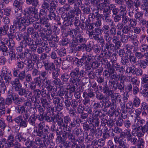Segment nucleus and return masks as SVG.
Listing matches in <instances>:
<instances>
[{
	"instance_id": "obj_13",
	"label": "nucleus",
	"mask_w": 148,
	"mask_h": 148,
	"mask_svg": "<svg viewBox=\"0 0 148 148\" xmlns=\"http://www.w3.org/2000/svg\"><path fill=\"white\" fill-rule=\"evenodd\" d=\"M112 41L114 44V46L116 49H119L121 47V43L119 40V38L116 36H113L112 38Z\"/></svg>"
},
{
	"instance_id": "obj_61",
	"label": "nucleus",
	"mask_w": 148,
	"mask_h": 148,
	"mask_svg": "<svg viewBox=\"0 0 148 148\" xmlns=\"http://www.w3.org/2000/svg\"><path fill=\"white\" fill-rule=\"evenodd\" d=\"M104 37L105 40L108 42H109L112 39L110 36L108 31H104Z\"/></svg>"
},
{
	"instance_id": "obj_20",
	"label": "nucleus",
	"mask_w": 148,
	"mask_h": 148,
	"mask_svg": "<svg viewBox=\"0 0 148 148\" xmlns=\"http://www.w3.org/2000/svg\"><path fill=\"white\" fill-rule=\"evenodd\" d=\"M9 26L7 25H4L2 27H0V34L1 36L7 34Z\"/></svg>"
},
{
	"instance_id": "obj_44",
	"label": "nucleus",
	"mask_w": 148,
	"mask_h": 148,
	"mask_svg": "<svg viewBox=\"0 0 148 148\" xmlns=\"http://www.w3.org/2000/svg\"><path fill=\"white\" fill-rule=\"evenodd\" d=\"M51 0H43V3L42 4V8H49L50 3Z\"/></svg>"
},
{
	"instance_id": "obj_43",
	"label": "nucleus",
	"mask_w": 148,
	"mask_h": 148,
	"mask_svg": "<svg viewBox=\"0 0 148 148\" xmlns=\"http://www.w3.org/2000/svg\"><path fill=\"white\" fill-rule=\"evenodd\" d=\"M34 142V143L35 145L37 146H39L40 147H42L43 145L42 141L39 137L36 138Z\"/></svg>"
},
{
	"instance_id": "obj_59",
	"label": "nucleus",
	"mask_w": 148,
	"mask_h": 148,
	"mask_svg": "<svg viewBox=\"0 0 148 148\" xmlns=\"http://www.w3.org/2000/svg\"><path fill=\"white\" fill-rule=\"evenodd\" d=\"M81 102L80 99L78 100L77 101L75 99H72L71 101V105L73 108H76L78 106V103H80Z\"/></svg>"
},
{
	"instance_id": "obj_23",
	"label": "nucleus",
	"mask_w": 148,
	"mask_h": 148,
	"mask_svg": "<svg viewBox=\"0 0 148 148\" xmlns=\"http://www.w3.org/2000/svg\"><path fill=\"white\" fill-rule=\"evenodd\" d=\"M48 16L51 20H54L56 21H58L60 20V17L58 16H56L55 13L53 12H50Z\"/></svg>"
},
{
	"instance_id": "obj_1",
	"label": "nucleus",
	"mask_w": 148,
	"mask_h": 148,
	"mask_svg": "<svg viewBox=\"0 0 148 148\" xmlns=\"http://www.w3.org/2000/svg\"><path fill=\"white\" fill-rule=\"evenodd\" d=\"M37 119L36 116L33 115L29 118V123L33 126H35L34 128V131L33 133L34 136H35L34 134L36 133V136L40 137L45 138L46 135L50 131V129L47 125H45V123L43 122H40L38 125V128L35 124V121Z\"/></svg>"
},
{
	"instance_id": "obj_16",
	"label": "nucleus",
	"mask_w": 148,
	"mask_h": 148,
	"mask_svg": "<svg viewBox=\"0 0 148 148\" xmlns=\"http://www.w3.org/2000/svg\"><path fill=\"white\" fill-rule=\"evenodd\" d=\"M15 140V137L12 134H10L8 137L7 141L8 146L9 147L13 146L14 145V142Z\"/></svg>"
},
{
	"instance_id": "obj_40",
	"label": "nucleus",
	"mask_w": 148,
	"mask_h": 148,
	"mask_svg": "<svg viewBox=\"0 0 148 148\" xmlns=\"http://www.w3.org/2000/svg\"><path fill=\"white\" fill-rule=\"evenodd\" d=\"M25 145L27 147H23L21 148H31V147H33L34 145V142L33 141L27 140L25 142Z\"/></svg>"
},
{
	"instance_id": "obj_33",
	"label": "nucleus",
	"mask_w": 148,
	"mask_h": 148,
	"mask_svg": "<svg viewBox=\"0 0 148 148\" xmlns=\"http://www.w3.org/2000/svg\"><path fill=\"white\" fill-rule=\"evenodd\" d=\"M16 110L19 114H24V112L26 110L25 107L22 105H18L16 108Z\"/></svg>"
},
{
	"instance_id": "obj_6",
	"label": "nucleus",
	"mask_w": 148,
	"mask_h": 148,
	"mask_svg": "<svg viewBox=\"0 0 148 148\" xmlns=\"http://www.w3.org/2000/svg\"><path fill=\"white\" fill-rule=\"evenodd\" d=\"M19 72L18 69H16L14 68L13 71V75L15 77H17L19 81H23L25 79L26 76L25 70H24L18 73V72Z\"/></svg>"
},
{
	"instance_id": "obj_8",
	"label": "nucleus",
	"mask_w": 148,
	"mask_h": 148,
	"mask_svg": "<svg viewBox=\"0 0 148 148\" xmlns=\"http://www.w3.org/2000/svg\"><path fill=\"white\" fill-rule=\"evenodd\" d=\"M42 79L40 76L34 78V81L31 82L30 87L31 89H34L36 88V86H38L40 87L42 85Z\"/></svg>"
},
{
	"instance_id": "obj_47",
	"label": "nucleus",
	"mask_w": 148,
	"mask_h": 148,
	"mask_svg": "<svg viewBox=\"0 0 148 148\" xmlns=\"http://www.w3.org/2000/svg\"><path fill=\"white\" fill-rule=\"evenodd\" d=\"M140 103V101L139 98L135 96L133 101L134 106L136 107H138Z\"/></svg>"
},
{
	"instance_id": "obj_48",
	"label": "nucleus",
	"mask_w": 148,
	"mask_h": 148,
	"mask_svg": "<svg viewBox=\"0 0 148 148\" xmlns=\"http://www.w3.org/2000/svg\"><path fill=\"white\" fill-rule=\"evenodd\" d=\"M136 20L135 19L130 18L129 21V25L131 27L134 28L137 25Z\"/></svg>"
},
{
	"instance_id": "obj_7",
	"label": "nucleus",
	"mask_w": 148,
	"mask_h": 148,
	"mask_svg": "<svg viewBox=\"0 0 148 148\" xmlns=\"http://www.w3.org/2000/svg\"><path fill=\"white\" fill-rule=\"evenodd\" d=\"M42 63L44 64L45 70L47 71V73H49L50 74H51L52 70L54 69L55 68L54 63L49 61H47V62L43 61H42Z\"/></svg>"
},
{
	"instance_id": "obj_5",
	"label": "nucleus",
	"mask_w": 148,
	"mask_h": 148,
	"mask_svg": "<svg viewBox=\"0 0 148 148\" xmlns=\"http://www.w3.org/2000/svg\"><path fill=\"white\" fill-rule=\"evenodd\" d=\"M62 136L65 140H66L67 138H68L73 143V142L76 141L75 136L73 135V133H71V130L70 129V127L68 128V129H67V130L63 131Z\"/></svg>"
},
{
	"instance_id": "obj_12",
	"label": "nucleus",
	"mask_w": 148,
	"mask_h": 148,
	"mask_svg": "<svg viewBox=\"0 0 148 148\" xmlns=\"http://www.w3.org/2000/svg\"><path fill=\"white\" fill-rule=\"evenodd\" d=\"M74 42L83 44L86 42V40L83 37L81 33H79L76 37L73 39Z\"/></svg>"
},
{
	"instance_id": "obj_27",
	"label": "nucleus",
	"mask_w": 148,
	"mask_h": 148,
	"mask_svg": "<svg viewBox=\"0 0 148 148\" xmlns=\"http://www.w3.org/2000/svg\"><path fill=\"white\" fill-rule=\"evenodd\" d=\"M42 8L40 10L39 16L40 17H45L47 14V11L49 10V8Z\"/></svg>"
},
{
	"instance_id": "obj_29",
	"label": "nucleus",
	"mask_w": 148,
	"mask_h": 148,
	"mask_svg": "<svg viewBox=\"0 0 148 148\" xmlns=\"http://www.w3.org/2000/svg\"><path fill=\"white\" fill-rule=\"evenodd\" d=\"M36 9L33 7H30L27 8L25 10L26 12L28 14H35L36 12Z\"/></svg>"
},
{
	"instance_id": "obj_42",
	"label": "nucleus",
	"mask_w": 148,
	"mask_h": 148,
	"mask_svg": "<svg viewBox=\"0 0 148 148\" xmlns=\"http://www.w3.org/2000/svg\"><path fill=\"white\" fill-rule=\"evenodd\" d=\"M27 3L28 5L31 4L35 7H37L39 5L38 0H29L27 2Z\"/></svg>"
},
{
	"instance_id": "obj_10",
	"label": "nucleus",
	"mask_w": 148,
	"mask_h": 148,
	"mask_svg": "<svg viewBox=\"0 0 148 148\" xmlns=\"http://www.w3.org/2000/svg\"><path fill=\"white\" fill-rule=\"evenodd\" d=\"M110 11L108 9H105L103 11L102 18L103 21L105 22H108L111 21V20L110 18Z\"/></svg>"
},
{
	"instance_id": "obj_46",
	"label": "nucleus",
	"mask_w": 148,
	"mask_h": 148,
	"mask_svg": "<svg viewBox=\"0 0 148 148\" xmlns=\"http://www.w3.org/2000/svg\"><path fill=\"white\" fill-rule=\"evenodd\" d=\"M32 91V92L34 94L35 99V101H36L37 99L36 96H38L41 94V90L35 88L34 89H31Z\"/></svg>"
},
{
	"instance_id": "obj_39",
	"label": "nucleus",
	"mask_w": 148,
	"mask_h": 148,
	"mask_svg": "<svg viewBox=\"0 0 148 148\" xmlns=\"http://www.w3.org/2000/svg\"><path fill=\"white\" fill-rule=\"evenodd\" d=\"M68 93V92L64 90L60 89L58 91V94L61 97L63 96L64 95L65 96H67V98H69L68 96H67Z\"/></svg>"
},
{
	"instance_id": "obj_18",
	"label": "nucleus",
	"mask_w": 148,
	"mask_h": 148,
	"mask_svg": "<svg viewBox=\"0 0 148 148\" xmlns=\"http://www.w3.org/2000/svg\"><path fill=\"white\" fill-rule=\"evenodd\" d=\"M89 120L90 123L92 124L94 126H98L99 123L98 118L92 116L91 118H89Z\"/></svg>"
},
{
	"instance_id": "obj_51",
	"label": "nucleus",
	"mask_w": 148,
	"mask_h": 148,
	"mask_svg": "<svg viewBox=\"0 0 148 148\" xmlns=\"http://www.w3.org/2000/svg\"><path fill=\"white\" fill-rule=\"evenodd\" d=\"M49 92H56L57 91V87H54L53 86H52V84L46 88Z\"/></svg>"
},
{
	"instance_id": "obj_34",
	"label": "nucleus",
	"mask_w": 148,
	"mask_h": 148,
	"mask_svg": "<svg viewBox=\"0 0 148 148\" xmlns=\"http://www.w3.org/2000/svg\"><path fill=\"white\" fill-rule=\"evenodd\" d=\"M11 76L12 75L10 73H7L6 75L2 76L4 77L5 83L6 84H8L11 81Z\"/></svg>"
},
{
	"instance_id": "obj_57",
	"label": "nucleus",
	"mask_w": 148,
	"mask_h": 148,
	"mask_svg": "<svg viewBox=\"0 0 148 148\" xmlns=\"http://www.w3.org/2000/svg\"><path fill=\"white\" fill-rule=\"evenodd\" d=\"M131 30V27L129 25H126L122 29V32L125 34H127Z\"/></svg>"
},
{
	"instance_id": "obj_24",
	"label": "nucleus",
	"mask_w": 148,
	"mask_h": 148,
	"mask_svg": "<svg viewBox=\"0 0 148 148\" xmlns=\"http://www.w3.org/2000/svg\"><path fill=\"white\" fill-rule=\"evenodd\" d=\"M139 123L138 119L137 118L135 119L134 123L132 125V130L140 128V125Z\"/></svg>"
},
{
	"instance_id": "obj_30",
	"label": "nucleus",
	"mask_w": 148,
	"mask_h": 148,
	"mask_svg": "<svg viewBox=\"0 0 148 148\" xmlns=\"http://www.w3.org/2000/svg\"><path fill=\"white\" fill-rule=\"evenodd\" d=\"M137 143L136 146H137L138 148H144V147L145 141L143 139L139 138Z\"/></svg>"
},
{
	"instance_id": "obj_19",
	"label": "nucleus",
	"mask_w": 148,
	"mask_h": 148,
	"mask_svg": "<svg viewBox=\"0 0 148 148\" xmlns=\"http://www.w3.org/2000/svg\"><path fill=\"white\" fill-rule=\"evenodd\" d=\"M23 3L22 0H15L13 3V6L15 8L21 9Z\"/></svg>"
},
{
	"instance_id": "obj_4",
	"label": "nucleus",
	"mask_w": 148,
	"mask_h": 148,
	"mask_svg": "<svg viewBox=\"0 0 148 148\" xmlns=\"http://www.w3.org/2000/svg\"><path fill=\"white\" fill-rule=\"evenodd\" d=\"M22 20L21 14L19 13L17 14V16H16V18L14 19L13 21L14 25L21 31H24L26 29L25 25L23 24Z\"/></svg>"
},
{
	"instance_id": "obj_63",
	"label": "nucleus",
	"mask_w": 148,
	"mask_h": 148,
	"mask_svg": "<svg viewBox=\"0 0 148 148\" xmlns=\"http://www.w3.org/2000/svg\"><path fill=\"white\" fill-rule=\"evenodd\" d=\"M27 62L28 64L27 65V68L28 71H31L34 67V64L32 62V61L29 60H28Z\"/></svg>"
},
{
	"instance_id": "obj_60",
	"label": "nucleus",
	"mask_w": 148,
	"mask_h": 148,
	"mask_svg": "<svg viewBox=\"0 0 148 148\" xmlns=\"http://www.w3.org/2000/svg\"><path fill=\"white\" fill-rule=\"evenodd\" d=\"M121 62L122 65L126 66H128L129 63L128 59L126 58L125 57L121 58Z\"/></svg>"
},
{
	"instance_id": "obj_2",
	"label": "nucleus",
	"mask_w": 148,
	"mask_h": 148,
	"mask_svg": "<svg viewBox=\"0 0 148 148\" xmlns=\"http://www.w3.org/2000/svg\"><path fill=\"white\" fill-rule=\"evenodd\" d=\"M85 75V72L84 70H80L78 67L75 68L71 71L70 74L71 78L69 81L71 84H77L80 82L81 78Z\"/></svg>"
},
{
	"instance_id": "obj_17",
	"label": "nucleus",
	"mask_w": 148,
	"mask_h": 148,
	"mask_svg": "<svg viewBox=\"0 0 148 148\" xmlns=\"http://www.w3.org/2000/svg\"><path fill=\"white\" fill-rule=\"evenodd\" d=\"M57 124L58 126L63 128L64 131L67 130V129H68L69 127L68 125H66L64 120L61 117L58 118L57 121Z\"/></svg>"
},
{
	"instance_id": "obj_21",
	"label": "nucleus",
	"mask_w": 148,
	"mask_h": 148,
	"mask_svg": "<svg viewBox=\"0 0 148 148\" xmlns=\"http://www.w3.org/2000/svg\"><path fill=\"white\" fill-rule=\"evenodd\" d=\"M22 18L23 24L24 25L25 24L26 25H28L33 22L32 18L30 17H23Z\"/></svg>"
},
{
	"instance_id": "obj_28",
	"label": "nucleus",
	"mask_w": 148,
	"mask_h": 148,
	"mask_svg": "<svg viewBox=\"0 0 148 148\" xmlns=\"http://www.w3.org/2000/svg\"><path fill=\"white\" fill-rule=\"evenodd\" d=\"M95 96V94L92 92V91H91L90 90H89L88 92H84L83 93V96L84 98L89 97L91 98L94 97Z\"/></svg>"
},
{
	"instance_id": "obj_35",
	"label": "nucleus",
	"mask_w": 148,
	"mask_h": 148,
	"mask_svg": "<svg viewBox=\"0 0 148 148\" xmlns=\"http://www.w3.org/2000/svg\"><path fill=\"white\" fill-rule=\"evenodd\" d=\"M141 4V2L140 0H134L133 1L132 6L131 9H133L134 7L138 9V8L140 6Z\"/></svg>"
},
{
	"instance_id": "obj_36",
	"label": "nucleus",
	"mask_w": 148,
	"mask_h": 148,
	"mask_svg": "<svg viewBox=\"0 0 148 148\" xmlns=\"http://www.w3.org/2000/svg\"><path fill=\"white\" fill-rule=\"evenodd\" d=\"M60 69L58 68H54L52 70V76L53 78H55L58 77L59 75V73L60 72Z\"/></svg>"
},
{
	"instance_id": "obj_32",
	"label": "nucleus",
	"mask_w": 148,
	"mask_h": 148,
	"mask_svg": "<svg viewBox=\"0 0 148 148\" xmlns=\"http://www.w3.org/2000/svg\"><path fill=\"white\" fill-rule=\"evenodd\" d=\"M42 80L43 85H42V87L43 86L45 88L47 87V86L52 84L51 81L48 78L42 79Z\"/></svg>"
},
{
	"instance_id": "obj_50",
	"label": "nucleus",
	"mask_w": 148,
	"mask_h": 148,
	"mask_svg": "<svg viewBox=\"0 0 148 148\" xmlns=\"http://www.w3.org/2000/svg\"><path fill=\"white\" fill-rule=\"evenodd\" d=\"M0 51L1 50L3 52V54L5 56L8 55V48L5 45H1L0 48Z\"/></svg>"
},
{
	"instance_id": "obj_58",
	"label": "nucleus",
	"mask_w": 148,
	"mask_h": 148,
	"mask_svg": "<svg viewBox=\"0 0 148 148\" xmlns=\"http://www.w3.org/2000/svg\"><path fill=\"white\" fill-rule=\"evenodd\" d=\"M140 49L142 52L147 51L148 45L147 44H143L141 45L139 47Z\"/></svg>"
},
{
	"instance_id": "obj_41",
	"label": "nucleus",
	"mask_w": 148,
	"mask_h": 148,
	"mask_svg": "<svg viewBox=\"0 0 148 148\" xmlns=\"http://www.w3.org/2000/svg\"><path fill=\"white\" fill-rule=\"evenodd\" d=\"M131 135L130 131L127 129L125 132H121L120 134V136L123 138H125L126 136L127 138Z\"/></svg>"
},
{
	"instance_id": "obj_54",
	"label": "nucleus",
	"mask_w": 148,
	"mask_h": 148,
	"mask_svg": "<svg viewBox=\"0 0 148 148\" xmlns=\"http://www.w3.org/2000/svg\"><path fill=\"white\" fill-rule=\"evenodd\" d=\"M128 33V35L127 36L128 38H130L131 40H134L136 38V34L133 32L132 30H131Z\"/></svg>"
},
{
	"instance_id": "obj_53",
	"label": "nucleus",
	"mask_w": 148,
	"mask_h": 148,
	"mask_svg": "<svg viewBox=\"0 0 148 148\" xmlns=\"http://www.w3.org/2000/svg\"><path fill=\"white\" fill-rule=\"evenodd\" d=\"M145 53L144 54L143 53L141 52H136L135 53V55L136 58L138 59H141L144 58L145 57Z\"/></svg>"
},
{
	"instance_id": "obj_38",
	"label": "nucleus",
	"mask_w": 148,
	"mask_h": 148,
	"mask_svg": "<svg viewBox=\"0 0 148 148\" xmlns=\"http://www.w3.org/2000/svg\"><path fill=\"white\" fill-rule=\"evenodd\" d=\"M138 65L140 67L143 69H145L147 66V63L146 59L145 60H140L138 61Z\"/></svg>"
},
{
	"instance_id": "obj_22",
	"label": "nucleus",
	"mask_w": 148,
	"mask_h": 148,
	"mask_svg": "<svg viewBox=\"0 0 148 148\" xmlns=\"http://www.w3.org/2000/svg\"><path fill=\"white\" fill-rule=\"evenodd\" d=\"M67 1L69 5H72L74 4L75 6H79L82 3L81 0H67Z\"/></svg>"
},
{
	"instance_id": "obj_9",
	"label": "nucleus",
	"mask_w": 148,
	"mask_h": 148,
	"mask_svg": "<svg viewBox=\"0 0 148 148\" xmlns=\"http://www.w3.org/2000/svg\"><path fill=\"white\" fill-rule=\"evenodd\" d=\"M10 84L13 89L16 91H18L22 87L21 84L20 83V81L17 78H16L14 80L11 81Z\"/></svg>"
},
{
	"instance_id": "obj_3",
	"label": "nucleus",
	"mask_w": 148,
	"mask_h": 148,
	"mask_svg": "<svg viewBox=\"0 0 148 148\" xmlns=\"http://www.w3.org/2000/svg\"><path fill=\"white\" fill-rule=\"evenodd\" d=\"M93 55L91 54L88 55L84 54L79 61L80 63H81L82 65L84 64L85 66H87L88 69H90L91 67L93 68L96 69L98 67V65L95 62H93L91 66H90V62L93 60ZM78 62L79 61H78Z\"/></svg>"
},
{
	"instance_id": "obj_31",
	"label": "nucleus",
	"mask_w": 148,
	"mask_h": 148,
	"mask_svg": "<svg viewBox=\"0 0 148 148\" xmlns=\"http://www.w3.org/2000/svg\"><path fill=\"white\" fill-rule=\"evenodd\" d=\"M126 138L127 140L128 141H130L132 144L135 145H136L137 144L138 139L136 138L132 137L131 135L130 136Z\"/></svg>"
},
{
	"instance_id": "obj_26",
	"label": "nucleus",
	"mask_w": 148,
	"mask_h": 148,
	"mask_svg": "<svg viewBox=\"0 0 148 148\" xmlns=\"http://www.w3.org/2000/svg\"><path fill=\"white\" fill-rule=\"evenodd\" d=\"M105 47L109 51H114V50L116 48L115 47L114 45L109 42L106 43L105 45Z\"/></svg>"
},
{
	"instance_id": "obj_15",
	"label": "nucleus",
	"mask_w": 148,
	"mask_h": 148,
	"mask_svg": "<svg viewBox=\"0 0 148 148\" xmlns=\"http://www.w3.org/2000/svg\"><path fill=\"white\" fill-rule=\"evenodd\" d=\"M121 97L118 93H114L111 97L112 103H116V101L120 103L121 101Z\"/></svg>"
},
{
	"instance_id": "obj_52",
	"label": "nucleus",
	"mask_w": 148,
	"mask_h": 148,
	"mask_svg": "<svg viewBox=\"0 0 148 148\" xmlns=\"http://www.w3.org/2000/svg\"><path fill=\"white\" fill-rule=\"evenodd\" d=\"M141 79V84L144 85L148 82V75L147 74L143 75Z\"/></svg>"
},
{
	"instance_id": "obj_55",
	"label": "nucleus",
	"mask_w": 148,
	"mask_h": 148,
	"mask_svg": "<svg viewBox=\"0 0 148 148\" xmlns=\"http://www.w3.org/2000/svg\"><path fill=\"white\" fill-rule=\"evenodd\" d=\"M56 92H48L47 95V98L49 100H52L56 96Z\"/></svg>"
},
{
	"instance_id": "obj_37",
	"label": "nucleus",
	"mask_w": 148,
	"mask_h": 148,
	"mask_svg": "<svg viewBox=\"0 0 148 148\" xmlns=\"http://www.w3.org/2000/svg\"><path fill=\"white\" fill-rule=\"evenodd\" d=\"M127 57H128L131 63L134 64L136 63L137 58L135 56H134L133 54L127 55Z\"/></svg>"
},
{
	"instance_id": "obj_11",
	"label": "nucleus",
	"mask_w": 148,
	"mask_h": 148,
	"mask_svg": "<svg viewBox=\"0 0 148 148\" xmlns=\"http://www.w3.org/2000/svg\"><path fill=\"white\" fill-rule=\"evenodd\" d=\"M95 13H92L91 15H89V20L90 21H93V19L95 18L97 20L100 19L102 17V14H99L98 10L96 9L95 10Z\"/></svg>"
},
{
	"instance_id": "obj_14",
	"label": "nucleus",
	"mask_w": 148,
	"mask_h": 148,
	"mask_svg": "<svg viewBox=\"0 0 148 148\" xmlns=\"http://www.w3.org/2000/svg\"><path fill=\"white\" fill-rule=\"evenodd\" d=\"M144 132L142 130L140 129H137L132 131V134L134 136H137L138 137H140L143 136L144 135Z\"/></svg>"
},
{
	"instance_id": "obj_25",
	"label": "nucleus",
	"mask_w": 148,
	"mask_h": 148,
	"mask_svg": "<svg viewBox=\"0 0 148 148\" xmlns=\"http://www.w3.org/2000/svg\"><path fill=\"white\" fill-rule=\"evenodd\" d=\"M15 140L18 142H25L26 140L25 138L23 136L22 133H17L15 136Z\"/></svg>"
},
{
	"instance_id": "obj_45",
	"label": "nucleus",
	"mask_w": 148,
	"mask_h": 148,
	"mask_svg": "<svg viewBox=\"0 0 148 148\" xmlns=\"http://www.w3.org/2000/svg\"><path fill=\"white\" fill-rule=\"evenodd\" d=\"M72 148H84L85 146L82 143H78V144L77 143V142H73L72 145Z\"/></svg>"
},
{
	"instance_id": "obj_64",
	"label": "nucleus",
	"mask_w": 148,
	"mask_h": 148,
	"mask_svg": "<svg viewBox=\"0 0 148 148\" xmlns=\"http://www.w3.org/2000/svg\"><path fill=\"white\" fill-rule=\"evenodd\" d=\"M140 107L144 111H146L147 113L148 112V104L143 102L141 103Z\"/></svg>"
},
{
	"instance_id": "obj_49",
	"label": "nucleus",
	"mask_w": 148,
	"mask_h": 148,
	"mask_svg": "<svg viewBox=\"0 0 148 148\" xmlns=\"http://www.w3.org/2000/svg\"><path fill=\"white\" fill-rule=\"evenodd\" d=\"M136 66L134 65L128 67L126 70V71L129 73H132L133 75H134L136 69Z\"/></svg>"
},
{
	"instance_id": "obj_62",
	"label": "nucleus",
	"mask_w": 148,
	"mask_h": 148,
	"mask_svg": "<svg viewBox=\"0 0 148 148\" xmlns=\"http://www.w3.org/2000/svg\"><path fill=\"white\" fill-rule=\"evenodd\" d=\"M108 4L106 3H104L102 2V3L99 4V5L98 6V8L99 9H100L101 10L103 9V10L105 9H107L108 8H106L108 6Z\"/></svg>"
},
{
	"instance_id": "obj_56",
	"label": "nucleus",
	"mask_w": 148,
	"mask_h": 148,
	"mask_svg": "<svg viewBox=\"0 0 148 148\" xmlns=\"http://www.w3.org/2000/svg\"><path fill=\"white\" fill-rule=\"evenodd\" d=\"M114 140L115 143L116 144L119 145L124 142L122 139H121L119 136H115L114 138Z\"/></svg>"
}]
</instances>
